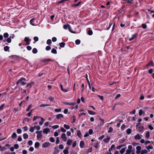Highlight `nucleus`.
I'll use <instances>...</instances> for the list:
<instances>
[{
    "label": "nucleus",
    "instance_id": "nucleus-30",
    "mask_svg": "<svg viewBox=\"0 0 154 154\" xmlns=\"http://www.w3.org/2000/svg\"><path fill=\"white\" fill-rule=\"evenodd\" d=\"M126 133H127L128 134H130L131 132V130L130 128H128L126 130Z\"/></svg>",
    "mask_w": 154,
    "mask_h": 154
},
{
    "label": "nucleus",
    "instance_id": "nucleus-50",
    "mask_svg": "<svg viewBox=\"0 0 154 154\" xmlns=\"http://www.w3.org/2000/svg\"><path fill=\"white\" fill-rule=\"evenodd\" d=\"M51 41L50 39H48L47 41V44L48 45H50L51 43Z\"/></svg>",
    "mask_w": 154,
    "mask_h": 154
},
{
    "label": "nucleus",
    "instance_id": "nucleus-11",
    "mask_svg": "<svg viewBox=\"0 0 154 154\" xmlns=\"http://www.w3.org/2000/svg\"><path fill=\"white\" fill-rule=\"evenodd\" d=\"M9 58H17L19 57V56L17 55H12L9 57Z\"/></svg>",
    "mask_w": 154,
    "mask_h": 154
},
{
    "label": "nucleus",
    "instance_id": "nucleus-7",
    "mask_svg": "<svg viewBox=\"0 0 154 154\" xmlns=\"http://www.w3.org/2000/svg\"><path fill=\"white\" fill-rule=\"evenodd\" d=\"M56 117L57 119H59L61 118H63V116L61 114H59L56 115Z\"/></svg>",
    "mask_w": 154,
    "mask_h": 154
},
{
    "label": "nucleus",
    "instance_id": "nucleus-36",
    "mask_svg": "<svg viewBox=\"0 0 154 154\" xmlns=\"http://www.w3.org/2000/svg\"><path fill=\"white\" fill-rule=\"evenodd\" d=\"M72 123H73L75 122L76 120V117L75 116H73L72 117Z\"/></svg>",
    "mask_w": 154,
    "mask_h": 154
},
{
    "label": "nucleus",
    "instance_id": "nucleus-33",
    "mask_svg": "<svg viewBox=\"0 0 154 154\" xmlns=\"http://www.w3.org/2000/svg\"><path fill=\"white\" fill-rule=\"evenodd\" d=\"M125 128V124H123L121 126V129L122 130H124Z\"/></svg>",
    "mask_w": 154,
    "mask_h": 154
},
{
    "label": "nucleus",
    "instance_id": "nucleus-51",
    "mask_svg": "<svg viewBox=\"0 0 154 154\" xmlns=\"http://www.w3.org/2000/svg\"><path fill=\"white\" fill-rule=\"evenodd\" d=\"M146 148L148 150H149L150 149H152L153 148V147L152 146H149L146 147Z\"/></svg>",
    "mask_w": 154,
    "mask_h": 154
},
{
    "label": "nucleus",
    "instance_id": "nucleus-54",
    "mask_svg": "<svg viewBox=\"0 0 154 154\" xmlns=\"http://www.w3.org/2000/svg\"><path fill=\"white\" fill-rule=\"evenodd\" d=\"M142 26L143 29H145L147 27V26L145 24H142Z\"/></svg>",
    "mask_w": 154,
    "mask_h": 154
},
{
    "label": "nucleus",
    "instance_id": "nucleus-39",
    "mask_svg": "<svg viewBox=\"0 0 154 154\" xmlns=\"http://www.w3.org/2000/svg\"><path fill=\"white\" fill-rule=\"evenodd\" d=\"M41 117H40V116H34V117H33V121H35L38 118H41Z\"/></svg>",
    "mask_w": 154,
    "mask_h": 154
},
{
    "label": "nucleus",
    "instance_id": "nucleus-25",
    "mask_svg": "<svg viewBox=\"0 0 154 154\" xmlns=\"http://www.w3.org/2000/svg\"><path fill=\"white\" fill-rule=\"evenodd\" d=\"M147 152V150L146 149H142L141 151L140 154H144L146 153Z\"/></svg>",
    "mask_w": 154,
    "mask_h": 154
},
{
    "label": "nucleus",
    "instance_id": "nucleus-6",
    "mask_svg": "<svg viewBox=\"0 0 154 154\" xmlns=\"http://www.w3.org/2000/svg\"><path fill=\"white\" fill-rule=\"evenodd\" d=\"M50 131V129L48 128H45L43 129V132L44 134H48V132Z\"/></svg>",
    "mask_w": 154,
    "mask_h": 154
},
{
    "label": "nucleus",
    "instance_id": "nucleus-45",
    "mask_svg": "<svg viewBox=\"0 0 154 154\" xmlns=\"http://www.w3.org/2000/svg\"><path fill=\"white\" fill-rule=\"evenodd\" d=\"M61 138L64 141H66L67 140V138L65 135H62Z\"/></svg>",
    "mask_w": 154,
    "mask_h": 154
},
{
    "label": "nucleus",
    "instance_id": "nucleus-24",
    "mask_svg": "<svg viewBox=\"0 0 154 154\" xmlns=\"http://www.w3.org/2000/svg\"><path fill=\"white\" fill-rule=\"evenodd\" d=\"M50 106V105L49 104H42L39 106L40 107H44Z\"/></svg>",
    "mask_w": 154,
    "mask_h": 154
},
{
    "label": "nucleus",
    "instance_id": "nucleus-3",
    "mask_svg": "<svg viewBox=\"0 0 154 154\" xmlns=\"http://www.w3.org/2000/svg\"><path fill=\"white\" fill-rule=\"evenodd\" d=\"M50 143L49 142H45L42 145V146L43 148H46L50 146Z\"/></svg>",
    "mask_w": 154,
    "mask_h": 154
},
{
    "label": "nucleus",
    "instance_id": "nucleus-41",
    "mask_svg": "<svg viewBox=\"0 0 154 154\" xmlns=\"http://www.w3.org/2000/svg\"><path fill=\"white\" fill-rule=\"evenodd\" d=\"M134 138L136 140L140 139L141 138V137L140 135H136L135 136Z\"/></svg>",
    "mask_w": 154,
    "mask_h": 154
},
{
    "label": "nucleus",
    "instance_id": "nucleus-61",
    "mask_svg": "<svg viewBox=\"0 0 154 154\" xmlns=\"http://www.w3.org/2000/svg\"><path fill=\"white\" fill-rule=\"evenodd\" d=\"M148 127L150 130H152L154 128L153 127L150 125H148Z\"/></svg>",
    "mask_w": 154,
    "mask_h": 154
},
{
    "label": "nucleus",
    "instance_id": "nucleus-44",
    "mask_svg": "<svg viewBox=\"0 0 154 154\" xmlns=\"http://www.w3.org/2000/svg\"><path fill=\"white\" fill-rule=\"evenodd\" d=\"M17 131L18 134H20L22 132V130L20 128H18L17 129Z\"/></svg>",
    "mask_w": 154,
    "mask_h": 154
},
{
    "label": "nucleus",
    "instance_id": "nucleus-18",
    "mask_svg": "<svg viewBox=\"0 0 154 154\" xmlns=\"http://www.w3.org/2000/svg\"><path fill=\"white\" fill-rule=\"evenodd\" d=\"M110 137L109 136H107V138L104 140V141L106 143H108L110 139Z\"/></svg>",
    "mask_w": 154,
    "mask_h": 154
},
{
    "label": "nucleus",
    "instance_id": "nucleus-64",
    "mask_svg": "<svg viewBox=\"0 0 154 154\" xmlns=\"http://www.w3.org/2000/svg\"><path fill=\"white\" fill-rule=\"evenodd\" d=\"M52 40L53 42H55L57 41V39L56 37H53L52 38Z\"/></svg>",
    "mask_w": 154,
    "mask_h": 154
},
{
    "label": "nucleus",
    "instance_id": "nucleus-1",
    "mask_svg": "<svg viewBox=\"0 0 154 154\" xmlns=\"http://www.w3.org/2000/svg\"><path fill=\"white\" fill-rule=\"evenodd\" d=\"M26 81V79L23 78L21 77L20 79L16 82V84L18 85L20 83H21L23 81Z\"/></svg>",
    "mask_w": 154,
    "mask_h": 154
},
{
    "label": "nucleus",
    "instance_id": "nucleus-46",
    "mask_svg": "<svg viewBox=\"0 0 154 154\" xmlns=\"http://www.w3.org/2000/svg\"><path fill=\"white\" fill-rule=\"evenodd\" d=\"M35 129L34 127H31L30 129H29V131H30L32 132L34 131Z\"/></svg>",
    "mask_w": 154,
    "mask_h": 154
},
{
    "label": "nucleus",
    "instance_id": "nucleus-21",
    "mask_svg": "<svg viewBox=\"0 0 154 154\" xmlns=\"http://www.w3.org/2000/svg\"><path fill=\"white\" fill-rule=\"evenodd\" d=\"M51 52L53 54H57V51L55 49L53 48L51 50Z\"/></svg>",
    "mask_w": 154,
    "mask_h": 154
},
{
    "label": "nucleus",
    "instance_id": "nucleus-58",
    "mask_svg": "<svg viewBox=\"0 0 154 154\" xmlns=\"http://www.w3.org/2000/svg\"><path fill=\"white\" fill-rule=\"evenodd\" d=\"M125 2H127L129 4H132L133 3V1H130L129 0H125Z\"/></svg>",
    "mask_w": 154,
    "mask_h": 154
},
{
    "label": "nucleus",
    "instance_id": "nucleus-53",
    "mask_svg": "<svg viewBox=\"0 0 154 154\" xmlns=\"http://www.w3.org/2000/svg\"><path fill=\"white\" fill-rule=\"evenodd\" d=\"M34 41L35 42H37L38 40V38L37 36H35L33 38Z\"/></svg>",
    "mask_w": 154,
    "mask_h": 154
},
{
    "label": "nucleus",
    "instance_id": "nucleus-9",
    "mask_svg": "<svg viewBox=\"0 0 154 154\" xmlns=\"http://www.w3.org/2000/svg\"><path fill=\"white\" fill-rule=\"evenodd\" d=\"M65 104L66 105H67L69 106H74L76 104V102H73L71 103H65Z\"/></svg>",
    "mask_w": 154,
    "mask_h": 154
},
{
    "label": "nucleus",
    "instance_id": "nucleus-17",
    "mask_svg": "<svg viewBox=\"0 0 154 154\" xmlns=\"http://www.w3.org/2000/svg\"><path fill=\"white\" fill-rule=\"evenodd\" d=\"M88 113L90 115H95L96 114V112H94L93 111H92L88 110Z\"/></svg>",
    "mask_w": 154,
    "mask_h": 154
},
{
    "label": "nucleus",
    "instance_id": "nucleus-29",
    "mask_svg": "<svg viewBox=\"0 0 154 154\" xmlns=\"http://www.w3.org/2000/svg\"><path fill=\"white\" fill-rule=\"evenodd\" d=\"M41 61L43 63H44L45 62H48V59H42L41 60Z\"/></svg>",
    "mask_w": 154,
    "mask_h": 154
},
{
    "label": "nucleus",
    "instance_id": "nucleus-38",
    "mask_svg": "<svg viewBox=\"0 0 154 154\" xmlns=\"http://www.w3.org/2000/svg\"><path fill=\"white\" fill-rule=\"evenodd\" d=\"M39 143L38 142H37L35 143V148H38L39 147Z\"/></svg>",
    "mask_w": 154,
    "mask_h": 154
},
{
    "label": "nucleus",
    "instance_id": "nucleus-49",
    "mask_svg": "<svg viewBox=\"0 0 154 154\" xmlns=\"http://www.w3.org/2000/svg\"><path fill=\"white\" fill-rule=\"evenodd\" d=\"M52 127L54 129H57L59 127V126L58 125H56L52 126Z\"/></svg>",
    "mask_w": 154,
    "mask_h": 154
},
{
    "label": "nucleus",
    "instance_id": "nucleus-26",
    "mask_svg": "<svg viewBox=\"0 0 154 154\" xmlns=\"http://www.w3.org/2000/svg\"><path fill=\"white\" fill-rule=\"evenodd\" d=\"M3 36L5 38H7L9 36V34L7 32H5L3 34Z\"/></svg>",
    "mask_w": 154,
    "mask_h": 154
},
{
    "label": "nucleus",
    "instance_id": "nucleus-10",
    "mask_svg": "<svg viewBox=\"0 0 154 154\" xmlns=\"http://www.w3.org/2000/svg\"><path fill=\"white\" fill-rule=\"evenodd\" d=\"M34 85V83L32 82H31L28 83L26 85V88H27L28 87H29L30 88L32 87V85Z\"/></svg>",
    "mask_w": 154,
    "mask_h": 154
},
{
    "label": "nucleus",
    "instance_id": "nucleus-52",
    "mask_svg": "<svg viewBox=\"0 0 154 154\" xmlns=\"http://www.w3.org/2000/svg\"><path fill=\"white\" fill-rule=\"evenodd\" d=\"M61 109H55L54 111L56 112H60L61 111Z\"/></svg>",
    "mask_w": 154,
    "mask_h": 154
},
{
    "label": "nucleus",
    "instance_id": "nucleus-35",
    "mask_svg": "<svg viewBox=\"0 0 154 154\" xmlns=\"http://www.w3.org/2000/svg\"><path fill=\"white\" fill-rule=\"evenodd\" d=\"M125 150V148H122L120 151V152L121 154H122L123 153Z\"/></svg>",
    "mask_w": 154,
    "mask_h": 154
},
{
    "label": "nucleus",
    "instance_id": "nucleus-59",
    "mask_svg": "<svg viewBox=\"0 0 154 154\" xmlns=\"http://www.w3.org/2000/svg\"><path fill=\"white\" fill-rule=\"evenodd\" d=\"M93 132V130L91 129H90L88 131L89 134L90 135H91L92 134Z\"/></svg>",
    "mask_w": 154,
    "mask_h": 154
},
{
    "label": "nucleus",
    "instance_id": "nucleus-57",
    "mask_svg": "<svg viewBox=\"0 0 154 154\" xmlns=\"http://www.w3.org/2000/svg\"><path fill=\"white\" fill-rule=\"evenodd\" d=\"M131 151H132V150L128 149L126 151V154H130L131 152Z\"/></svg>",
    "mask_w": 154,
    "mask_h": 154
},
{
    "label": "nucleus",
    "instance_id": "nucleus-20",
    "mask_svg": "<svg viewBox=\"0 0 154 154\" xmlns=\"http://www.w3.org/2000/svg\"><path fill=\"white\" fill-rule=\"evenodd\" d=\"M61 48H63L64 47L65 45V43L64 42H62L61 43H60L59 44Z\"/></svg>",
    "mask_w": 154,
    "mask_h": 154
},
{
    "label": "nucleus",
    "instance_id": "nucleus-28",
    "mask_svg": "<svg viewBox=\"0 0 154 154\" xmlns=\"http://www.w3.org/2000/svg\"><path fill=\"white\" fill-rule=\"evenodd\" d=\"M84 145V142L83 141H82L80 142V146L81 148H82Z\"/></svg>",
    "mask_w": 154,
    "mask_h": 154
},
{
    "label": "nucleus",
    "instance_id": "nucleus-2",
    "mask_svg": "<svg viewBox=\"0 0 154 154\" xmlns=\"http://www.w3.org/2000/svg\"><path fill=\"white\" fill-rule=\"evenodd\" d=\"M136 153L137 154H140L141 152V148L140 146H137L136 148Z\"/></svg>",
    "mask_w": 154,
    "mask_h": 154
},
{
    "label": "nucleus",
    "instance_id": "nucleus-47",
    "mask_svg": "<svg viewBox=\"0 0 154 154\" xmlns=\"http://www.w3.org/2000/svg\"><path fill=\"white\" fill-rule=\"evenodd\" d=\"M22 129L25 131H27V130H28V128L26 126L22 128Z\"/></svg>",
    "mask_w": 154,
    "mask_h": 154
},
{
    "label": "nucleus",
    "instance_id": "nucleus-22",
    "mask_svg": "<svg viewBox=\"0 0 154 154\" xmlns=\"http://www.w3.org/2000/svg\"><path fill=\"white\" fill-rule=\"evenodd\" d=\"M148 11L149 12H150V14H151L152 13H153V14L152 15V17H154V11L151 10V9H148Z\"/></svg>",
    "mask_w": 154,
    "mask_h": 154
},
{
    "label": "nucleus",
    "instance_id": "nucleus-56",
    "mask_svg": "<svg viewBox=\"0 0 154 154\" xmlns=\"http://www.w3.org/2000/svg\"><path fill=\"white\" fill-rule=\"evenodd\" d=\"M26 48L27 50L29 51L31 50L32 48L30 46L28 45L26 47Z\"/></svg>",
    "mask_w": 154,
    "mask_h": 154
},
{
    "label": "nucleus",
    "instance_id": "nucleus-12",
    "mask_svg": "<svg viewBox=\"0 0 154 154\" xmlns=\"http://www.w3.org/2000/svg\"><path fill=\"white\" fill-rule=\"evenodd\" d=\"M41 121L40 122H39V124L40 125H43V122L45 121V119L43 118L42 117H41Z\"/></svg>",
    "mask_w": 154,
    "mask_h": 154
},
{
    "label": "nucleus",
    "instance_id": "nucleus-5",
    "mask_svg": "<svg viewBox=\"0 0 154 154\" xmlns=\"http://www.w3.org/2000/svg\"><path fill=\"white\" fill-rule=\"evenodd\" d=\"M137 33H135L133 35L131 38H130L129 39V40L130 41H131L134 38H136L137 36Z\"/></svg>",
    "mask_w": 154,
    "mask_h": 154
},
{
    "label": "nucleus",
    "instance_id": "nucleus-23",
    "mask_svg": "<svg viewBox=\"0 0 154 154\" xmlns=\"http://www.w3.org/2000/svg\"><path fill=\"white\" fill-rule=\"evenodd\" d=\"M37 52L38 50L36 48H34L32 50V52L33 54H35L37 53Z\"/></svg>",
    "mask_w": 154,
    "mask_h": 154
},
{
    "label": "nucleus",
    "instance_id": "nucleus-60",
    "mask_svg": "<svg viewBox=\"0 0 154 154\" xmlns=\"http://www.w3.org/2000/svg\"><path fill=\"white\" fill-rule=\"evenodd\" d=\"M35 128L37 130H39L40 129V127L39 126H35Z\"/></svg>",
    "mask_w": 154,
    "mask_h": 154
},
{
    "label": "nucleus",
    "instance_id": "nucleus-37",
    "mask_svg": "<svg viewBox=\"0 0 154 154\" xmlns=\"http://www.w3.org/2000/svg\"><path fill=\"white\" fill-rule=\"evenodd\" d=\"M35 20V18H33L32 19H31L30 21V23L33 26H34L35 25L34 24H33L32 22L34 21V20Z\"/></svg>",
    "mask_w": 154,
    "mask_h": 154
},
{
    "label": "nucleus",
    "instance_id": "nucleus-42",
    "mask_svg": "<svg viewBox=\"0 0 154 154\" xmlns=\"http://www.w3.org/2000/svg\"><path fill=\"white\" fill-rule=\"evenodd\" d=\"M154 65V63L152 61H151L148 64V65L149 66H153V65Z\"/></svg>",
    "mask_w": 154,
    "mask_h": 154
},
{
    "label": "nucleus",
    "instance_id": "nucleus-27",
    "mask_svg": "<svg viewBox=\"0 0 154 154\" xmlns=\"http://www.w3.org/2000/svg\"><path fill=\"white\" fill-rule=\"evenodd\" d=\"M69 26L70 25L68 24H67L66 25L65 24L63 25V28L64 29H66L68 28Z\"/></svg>",
    "mask_w": 154,
    "mask_h": 154
},
{
    "label": "nucleus",
    "instance_id": "nucleus-62",
    "mask_svg": "<svg viewBox=\"0 0 154 154\" xmlns=\"http://www.w3.org/2000/svg\"><path fill=\"white\" fill-rule=\"evenodd\" d=\"M50 141L51 142H54V141H55V140L54 139V138L52 137H51L50 138Z\"/></svg>",
    "mask_w": 154,
    "mask_h": 154
},
{
    "label": "nucleus",
    "instance_id": "nucleus-14",
    "mask_svg": "<svg viewBox=\"0 0 154 154\" xmlns=\"http://www.w3.org/2000/svg\"><path fill=\"white\" fill-rule=\"evenodd\" d=\"M9 48L10 47L8 46H6L4 47V50L5 51H7L9 50Z\"/></svg>",
    "mask_w": 154,
    "mask_h": 154
},
{
    "label": "nucleus",
    "instance_id": "nucleus-4",
    "mask_svg": "<svg viewBox=\"0 0 154 154\" xmlns=\"http://www.w3.org/2000/svg\"><path fill=\"white\" fill-rule=\"evenodd\" d=\"M81 2V1H79L77 4H73L71 5V7L75 8L78 7L80 5Z\"/></svg>",
    "mask_w": 154,
    "mask_h": 154
},
{
    "label": "nucleus",
    "instance_id": "nucleus-48",
    "mask_svg": "<svg viewBox=\"0 0 154 154\" xmlns=\"http://www.w3.org/2000/svg\"><path fill=\"white\" fill-rule=\"evenodd\" d=\"M113 130V128L111 127H110L109 128V130L108 131V133H111L112 131Z\"/></svg>",
    "mask_w": 154,
    "mask_h": 154
},
{
    "label": "nucleus",
    "instance_id": "nucleus-19",
    "mask_svg": "<svg viewBox=\"0 0 154 154\" xmlns=\"http://www.w3.org/2000/svg\"><path fill=\"white\" fill-rule=\"evenodd\" d=\"M68 147H67L66 148V149L63 150V152L64 154H68L69 152L68 151Z\"/></svg>",
    "mask_w": 154,
    "mask_h": 154
},
{
    "label": "nucleus",
    "instance_id": "nucleus-63",
    "mask_svg": "<svg viewBox=\"0 0 154 154\" xmlns=\"http://www.w3.org/2000/svg\"><path fill=\"white\" fill-rule=\"evenodd\" d=\"M61 131L62 132H66V129H65L64 128L62 127L60 129Z\"/></svg>",
    "mask_w": 154,
    "mask_h": 154
},
{
    "label": "nucleus",
    "instance_id": "nucleus-32",
    "mask_svg": "<svg viewBox=\"0 0 154 154\" xmlns=\"http://www.w3.org/2000/svg\"><path fill=\"white\" fill-rule=\"evenodd\" d=\"M63 127L66 129H69L70 128V126L66 124L64 125Z\"/></svg>",
    "mask_w": 154,
    "mask_h": 154
},
{
    "label": "nucleus",
    "instance_id": "nucleus-34",
    "mask_svg": "<svg viewBox=\"0 0 154 154\" xmlns=\"http://www.w3.org/2000/svg\"><path fill=\"white\" fill-rule=\"evenodd\" d=\"M81 41L79 39H77L75 41V43L76 45H78L80 43Z\"/></svg>",
    "mask_w": 154,
    "mask_h": 154
},
{
    "label": "nucleus",
    "instance_id": "nucleus-8",
    "mask_svg": "<svg viewBox=\"0 0 154 154\" xmlns=\"http://www.w3.org/2000/svg\"><path fill=\"white\" fill-rule=\"evenodd\" d=\"M144 127L140 126L138 128V130L140 132H143L144 131Z\"/></svg>",
    "mask_w": 154,
    "mask_h": 154
},
{
    "label": "nucleus",
    "instance_id": "nucleus-13",
    "mask_svg": "<svg viewBox=\"0 0 154 154\" xmlns=\"http://www.w3.org/2000/svg\"><path fill=\"white\" fill-rule=\"evenodd\" d=\"M89 30H88V34L90 35H91L93 34V32L92 30L90 28L89 29Z\"/></svg>",
    "mask_w": 154,
    "mask_h": 154
},
{
    "label": "nucleus",
    "instance_id": "nucleus-15",
    "mask_svg": "<svg viewBox=\"0 0 154 154\" xmlns=\"http://www.w3.org/2000/svg\"><path fill=\"white\" fill-rule=\"evenodd\" d=\"M24 41L26 42H30L31 41V40L29 39V38L26 37H25Z\"/></svg>",
    "mask_w": 154,
    "mask_h": 154
},
{
    "label": "nucleus",
    "instance_id": "nucleus-43",
    "mask_svg": "<svg viewBox=\"0 0 154 154\" xmlns=\"http://www.w3.org/2000/svg\"><path fill=\"white\" fill-rule=\"evenodd\" d=\"M32 106V104H30L29 106L27 107V108L26 109V111H28L31 108Z\"/></svg>",
    "mask_w": 154,
    "mask_h": 154
},
{
    "label": "nucleus",
    "instance_id": "nucleus-55",
    "mask_svg": "<svg viewBox=\"0 0 154 154\" xmlns=\"http://www.w3.org/2000/svg\"><path fill=\"white\" fill-rule=\"evenodd\" d=\"M51 49V47L49 46H46L45 48L46 50L48 51H49Z\"/></svg>",
    "mask_w": 154,
    "mask_h": 154
},
{
    "label": "nucleus",
    "instance_id": "nucleus-40",
    "mask_svg": "<svg viewBox=\"0 0 154 154\" xmlns=\"http://www.w3.org/2000/svg\"><path fill=\"white\" fill-rule=\"evenodd\" d=\"M72 142V140H68L67 142V144L68 145H70L71 144Z\"/></svg>",
    "mask_w": 154,
    "mask_h": 154
},
{
    "label": "nucleus",
    "instance_id": "nucleus-16",
    "mask_svg": "<svg viewBox=\"0 0 154 154\" xmlns=\"http://www.w3.org/2000/svg\"><path fill=\"white\" fill-rule=\"evenodd\" d=\"M145 113V112L142 109H140L139 110V116H140L142 115L143 114H144Z\"/></svg>",
    "mask_w": 154,
    "mask_h": 154
},
{
    "label": "nucleus",
    "instance_id": "nucleus-31",
    "mask_svg": "<svg viewBox=\"0 0 154 154\" xmlns=\"http://www.w3.org/2000/svg\"><path fill=\"white\" fill-rule=\"evenodd\" d=\"M6 42L8 43H10L11 42V37H8V38L6 39Z\"/></svg>",
    "mask_w": 154,
    "mask_h": 154
}]
</instances>
